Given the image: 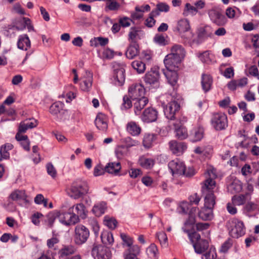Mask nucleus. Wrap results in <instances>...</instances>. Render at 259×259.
Returning <instances> with one entry per match:
<instances>
[{
  "label": "nucleus",
  "instance_id": "774afa93",
  "mask_svg": "<svg viewBox=\"0 0 259 259\" xmlns=\"http://www.w3.org/2000/svg\"><path fill=\"white\" fill-rule=\"evenodd\" d=\"M154 41L161 46H165L166 41L164 36L162 35H156L154 38Z\"/></svg>",
  "mask_w": 259,
  "mask_h": 259
},
{
  "label": "nucleus",
  "instance_id": "c9c22d12",
  "mask_svg": "<svg viewBox=\"0 0 259 259\" xmlns=\"http://www.w3.org/2000/svg\"><path fill=\"white\" fill-rule=\"evenodd\" d=\"M121 168L119 162H110L105 167V170L109 174H117Z\"/></svg>",
  "mask_w": 259,
  "mask_h": 259
},
{
  "label": "nucleus",
  "instance_id": "6e6d98bb",
  "mask_svg": "<svg viewBox=\"0 0 259 259\" xmlns=\"http://www.w3.org/2000/svg\"><path fill=\"white\" fill-rule=\"evenodd\" d=\"M200 60L204 63H209L211 62V58L209 51H205L202 53H199L197 55Z\"/></svg>",
  "mask_w": 259,
  "mask_h": 259
},
{
  "label": "nucleus",
  "instance_id": "0eeeda50",
  "mask_svg": "<svg viewBox=\"0 0 259 259\" xmlns=\"http://www.w3.org/2000/svg\"><path fill=\"white\" fill-rule=\"evenodd\" d=\"M208 15L211 21L218 26H223L227 23L226 17L219 8H213L209 10Z\"/></svg>",
  "mask_w": 259,
  "mask_h": 259
},
{
  "label": "nucleus",
  "instance_id": "c756f323",
  "mask_svg": "<svg viewBox=\"0 0 259 259\" xmlns=\"http://www.w3.org/2000/svg\"><path fill=\"white\" fill-rule=\"evenodd\" d=\"M213 208L206 207L205 205L198 212V217L202 220H210L213 217Z\"/></svg>",
  "mask_w": 259,
  "mask_h": 259
},
{
  "label": "nucleus",
  "instance_id": "cd10ccee",
  "mask_svg": "<svg viewBox=\"0 0 259 259\" xmlns=\"http://www.w3.org/2000/svg\"><path fill=\"white\" fill-rule=\"evenodd\" d=\"M16 139L19 142L20 144L23 148L27 151H30V141L27 136L22 135L20 133H17L15 136Z\"/></svg>",
  "mask_w": 259,
  "mask_h": 259
},
{
  "label": "nucleus",
  "instance_id": "a18cd8bd",
  "mask_svg": "<svg viewBox=\"0 0 259 259\" xmlns=\"http://www.w3.org/2000/svg\"><path fill=\"white\" fill-rule=\"evenodd\" d=\"M132 66L138 73H143L146 70L145 64L140 60L133 61L132 63Z\"/></svg>",
  "mask_w": 259,
  "mask_h": 259
},
{
  "label": "nucleus",
  "instance_id": "8fccbe9b",
  "mask_svg": "<svg viewBox=\"0 0 259 259\" xmlns=\"http://www.w3.org/2000/svg\"><path fill=\"white\" fill-rule=\"evenodd\" d=\"M156 236L162 247H167L168 246L167 237L165 232H158L156 234Z\"/></svg>",
  "mask_w": 259,
  "mask_h": 259
},
{
  "label": "nucleus",
  "instance_id": "ddd939ff",
  "mask_svg": "<svg viewBox=\"0 0 259 259\" xmlns=\"http://www.w3.org/2000/svg\"><path fill=\"white\" fill-rule=\"evenodd\" d=\"M185 166L184 163L178 159L172 160L168 163V167L173 176L182 175Z\"/></svg>",
  "mask_w": 259,
  "mask_h": 259
},
{
  "label": "nucleus",
  "instance_id": "6e6552de",
  "mask_svg": "<svg viewBox=\"0 0 259 259\" xmlns=\"http://www.w3.org/2000/svg\"><path fill=\"white\" fill-rule=\"evenodd\" d=\"M231 222L232 226V228L229 232L231 236L238 238L245 234L244 225L241 221L233 219Z\"/></svg>",
  "mask_w": 259,
  "mask_h": 259
},
{
  "label": "nucleus",
  "instance_id": "f3484780",
  "mask_svg": "<svg viewBox=\"0 0 259 259\" xmlns=\"http://www.w3.org/2000/svg\"><path fill=\"white\" fill-rule=\"evenodd\" d=\"M95 124L98 129L105 132L108 128L107 117L101 113L98 114L95 120Z\"/></svg>",
  "mask_w": 259,
  "mask_h": 259
},
{
  "label": "nucleus",
  "instance_id": "4be33fe9",
  "mask_svg": "<svg viewBox=\"0 0 259 259\" xmlns=\"http://www.w3.org/2000/svg\"><path fill=\"white\" fill-rule=\"evenodd\" d=\"M76 252V249L73 245L64 246L59 252V257L61 259H68Z\"/></svg>",
  "mask_w": 259,
  "mask_h": 259
},
{
  "label": "nucleus",
  "instance_id": "1a4fd4ad",
  "mask_svg": "<svg viewBox=\"0 0 259 259\" xmlns=\"http://www.w3.org/2000/svg\"><path fill=\"white\" fill-rule=\"evenodd\" d=\"M128 94L132 101L146 95V90L141 84H133L128 88Z\"/></svg>",
  "mask_w": 259,
  "mask_h": 259
},
{
  "label": "nucleus",
  "instance_id": "f257e3e1",
  "mask_svg": "<svg viewBox=\"0 0 259 259\" xmlns=\"http://www.w3.org/2000/svg\"><path fill=\"white\" fill-rule=\"evenodd\" d=\"M205 176L206 180L202 186V193L205 195L204 205L206 207L213 208L215 204V196L213 191L215 188V182L214 179L217 177L215 169L212 167L208 168Z\"/></svg>",
  "mask_w": 259,
  "mask_h": 259
},
{
  "label": "nucleus",
  "instance_id": "680f3d73",
  "mask_svg": "<svg viewBox=\"0 0 259 259\" xmlns=\"http://www.w3.org/2000/svg\"><path fill=\"white\" fill-rule=\"evenodd\" d=\"M59 242V238L56 236H53L51 239L47 240V246L49 248H53L56 249L55 245Z\"/></svg>",
  "mask_w": 259,
  "mask_h": 259
},
{
  "label": "nucleus",
  "instance_id": "79ce46f5",
  "mask_svg": "<svg viewBox=\"0 0 259 259\" xmlns=\"http://www.w3.org/2000/svg\"><path fill=\"white\" fill-rule=\"evenodd\" d=\"M140 165L146 169H150L153 167L154 164V160L151 158H148L145 157H141L139 160Z\"/></svg>",
  "mask_w": 259,
  "mask_h": 259
},
{
  "label": "nucleus",
  "instance_id": "412c9836",
  "mask_svg": "<svg viewBox=\"0 0 259 259\" xmlns=\"http://www.w3.org/2000/svg\"><path fill=\"white\" fill-rule=\"evenodd\" d=\"M133 102L135 113L136 115H139L141 111L148 104L149 100L148 98L145 96L132 101Z\"/></svg>",
  "mask_w": 259,
  "mask_h": 259
},
{
  "label": "nucleus",
  "instance_id": "2f4dec72",
  "mask_svg": "<svg viewBox=\"0 0 259 259\" xmlns=\"http://www.w3.org/2000/svg\"><path fill=\"white\" fill-rule=\"evenodd\" d=\"M193 247L195 251L198 254H201L208 247V242L204 239H202L198 242L194 243Z\"/></svg>",
  "mask_w": 259,
  "mask_h": 259
},
{
  "label": "nucleus",
  "instance_id": "49530a36",
  "mask_svg": "<svg viewBox=\"0 0 259 259\" xmlns=\"http://www.w3.org/2000/svg\"><path fill=\"white\" fill-rule=\"evenodd\" d=\"M183 230L184 232L187 233L188 234L189 238L193 243V244L202 240L201 239L200 235L197 232H194L193 233H190L189 232V229L185 228H183Z\"/></svg>",
  "mask_w": 259,
  "mask_h": 259
},
{
  "label": "nucleus",
  "instance_id": "58836bf2",
  "mask_svg": "<svg viewBox=\"0 0 259 259\" xmlns=\"http://www.w3.org/2000/svg\"><path fill=\"white\" fill-rule=\"evenodd\" d=\"M13 148V146L12 144L10 143H7L4 145H2L0 149V154H1V158L2 160L3 159H7L10 157V154L9 153V151L12 149Z\"/></svg>",
  "mask_w": 259,
  "mask_h": 259
},
{
  "label": "nucleus",
  "instance_id": "4468645a",
  "mask_svg": "<svg viewBox=\"0 0 259 259\" xmlns=\"http://www.w3.org/2000/svg\"><path fill=\"white\" fill-rule=\"evenodd\" d=\"M181 60L174 56L173 54L167 55L164 59V63L167 70H176L179 67Z\"/></svg>",
  "mask_w": 259,
  "mask_h": 259
},
{
  "label": "nucleus",
  "instance_id": "a19ab883",
  "mask_svg": "<svg viewBox=\"0 0 259 259\" xmlns=\"http://www.w3.org/2000/svg\"><path fill=\"white\" fill-rule=\"evenodd\" d=\"M10 197L13 200L17 201L19 200H25L27 195L25 191L17 190L11 194Z\"/></svg>",
  "mask_w": 259,
  "mask_h": 259
},
{
  "label": "nucleus",
  "instance_id": "dca6fc26",
  "mask_svg": "<svg viewBox=\"0 0 259 259\" xmlns=\"http://www.w3.org/2000/svg\"><path fill=\"white\" fill-rule=\"evenodd\" d=\"M157 117V111L153 108H146L142 116V119L144 122H153L156 120Z\"/></svg>",
  "mask_w": 259,
  "mask_h": 259
},
{
  "label": "nucleus",
  "instance_id": "2eb2a0df",
  "mask_svg": "<svg viewBox=\"0 0 259 259\" xmlns=\"http://www.w3.org/2000/svg\"><path fill=\"white\" fill-rule=\"evenodd\" d=\"M168 145L172 153L177 155L182 154L187 148V146L185 143L178 142L175 140L170 141Z\"/></svg>",
  "mask_w": 259,
  "mask_h": 259
},
{
  "label": "nucleus",
  "instance_id": "603ef678",
  "mask_svg": "<svg viewBox=\"0 0 259 259\" xmlns=\"http://www.w3.org/2000/svg\"><path fill=\"white\" fill-rule=\"evenodd\" d=\"M154 137L155 136L153 134H147L145 135L143 141L144 146L146 148H149L154 140Z\"/></svg>",
  "mask_w": 259,
  "mask_h": 259
},
{
  "label": "nucleus",
  "instance_id": "f03ea898",
  "mask_svg": "<svg viewBox=\"0 0 259 259\" xmlns=\"http://www.w3.org/2000/svg\"><path fill=\"white\" fill-rule=\"evenodd\" d=\"M89 191V187L87 183L85 181L78 180L72 183L68 194L70 197L77 199L87 194Z\"/></svg>",
  "mask_w": 259,
  "mask_h": 259
},
{
  "label": "nucleus",
  "instance_id": "13d9d810",
  "mask_svg": "<svg viewBox=\"0 0 259 259\" xmlns=\"http://www.w3.org/2000/svg\"><path fill=\"white\" fill-rule=\"evenodd\" d=\"M184 12L187 14H189L192 15H195L198 12V11L197 10V8H195V6H194L189 3H187L185 5Z\"/></svg>",
  "mask_w": 259,
  "mask_h": 259
},
{
  "label": "nucleus",
  "instance_id": "e433bc0d",
  "mask_svg": "<svg viewBox=\"0 0 259 259\" xmlns=\"http://www.w3.org/2000/svg\"><path fill=\"white\" fill-rule=\"evenodd\" d=\"M204 130L202 127L194 129L191 134V141L196 142L200 141L203 138Z\"/></svg>",
  "mask_w": 259,
  "mask_h": 259
},
{
  "label": "nucleus",
  "instance_id": "7ed1b4c3",
  "mask_svg": "<svg viewBox=\"0 0 259 259\" xmlns=\"http://www.w3.org/2000/svg\"><path fill=\"white\" fill-rule=\"evenodd\" d=\"M114 72L112 77V82L116 86H122L125 79V65L123 63L117 62L113 64Z\"/></svg>",
  "mask_w": 259,
  "mask_h": 259
},
{
  "label": "nucleus",
  "instance_id": "9d476101",
  "mask_svg": "<svg viewBox=\"0 0 259 259\" xmlns=\"http://www.w3.org/2000/svg\"><path fill=\"white\" fill-rule=\"evenodd\" d=\"M180 106L177 101L174 100L169 102L164 108V113L168 119H173L180 110Z\"/></svg>",
  "mask_w": 259,
  "mask_h": 259
},
{
  "label": "nucleus",
  "instance_id": "c85d7f7f",
  "mask_svg": "<svg viewBox=\"0 0 259 259\" xmlns=\"http://www.w3.org/2000/svg\"><path fill=\"white\" fill-rule=\"evenodd\" d=\"M212 83V78L209 74H203L201 76V85L205 92L209 91Z\"/></svg>",
  "mask_w": 259,
  "mask_h": 259
},
{
  "label": "nucleus",
  "instance_id": "e2e57ef3",
  "mask_svg": "<svg viewBox=\"0 0 259 259\" xmlns=\"http://www.w3.org/2000/svg\"><path fill=\"white\" fill-rule=\"evenodd\" d=\"M69 116L70 115L68 110L63 108L58 115L57 117L59 120L64 121L68 120L69 119Z\"/></svg>",
  "mask_w": 259,
  "mask_h": 259
},
{
  "label": "nucleus",
  "instance_id": "6ab92c4d",
  "mask_svg": "<svg viewBox=\"0 0 259 259\" xmlns=\"http://www.w3.org/2000/svg\"><path fill=\"white\" fill-rule=\"evenodd\" d=\"M23 22L24 23V25L21 27H19L18 26H12V25H9L8 27L7 30V33H9L10 32H12V33H14L15 31L16 30H23L25 29L26 27L27 28V29L29 32L31 31H34V27L33 25L31 24V21L30 20L26 17H23L22 18Z\"/></svg>",
  "mask_w": 259,
  "mask_h": 259
},
{
  "label": "nucleus",
  "instance_id": "9b49d317",
  "mask_svg": "<svg viewBox=\"0 0 259 259\" xmlns=\"http://www.w3.org/2000/svg\"><path fill=\"white\" fill-rule=\"evenodd\" d=\"M92 254L95 259H109L111 253L107 248L99 245L94 246L92 250Z\"/></svg>",
  "mask_w": 259,
  "mask_h": 259
},
{
  "label": "nucleus",
  "instance_id": "72a5a7b5",
  "mask_svg": "<svg viewBox=\"0 0 259 259\" xmlns=\"http://www.w3.org/2000/svg\"><path fill=\"white\" fill-rule=\"evenodd\" d=\"M120 237L123 241V245H126L127 247H128V248H127L126 250H130L132 247L136 246L138 248V255L139 254L140 252V248L138 245L133 244V240L131 237L124 233H121Z\"/></svg>",
  "mask_w": 259,
  "mask_h": 259
},
{
  "label": "nucleus",
  "instance_id": "0e129e2a",
  "mask_svg": "<svg viewBox=\"0 0 259 259\" xmlns=\"http://www.w3.org/2000/svg\"><path fill=\"white\" fill-rule=\"evenodd\" d=\"M90 224L92 227L93 232L96 236L99 234L100 228L97 221L95 219H91L90 220Z\"/></svg>",
  "mask_w": 259,
  "mask_h": 259
},
{
  "label": "nucleus",
  "instance_id": "5fc2aeb1",
  "mask_svg": "<svg viewBox=\"0 0 259 259\" xmlns=\"http://www.w3.org/2000/svg\"><path fill=\"white\" fill-rule=\"evenodd\" d=\"M59 210H54L48 213L47 215L49 224L52 227L55 219L58 218L59 219Z\"/></svg>",
  "mask_w": 259,
  "mask_h": 259
},
{
  "label": "nucleus",
  "instance_id": "20e7f679",
  "mask_svg": "<svg viewBox=\"0 0 259 259\" xmlns=\"http://www.w3.org/2000/svg\"><path fill=\"white\" fill-rule=\"evenodd\" d=\"M62 207L59 210V221L65 225H74L79 222V219L74 212V207H70L67 212L64 211Z\"/></svg>",
  "mask_w": 259,
  "mask_h": 259
},
{
  "label": "nucleus",
  "instance_id": "4d7b16f0",
  "mask_svg": "<svg viewBox=\"0 0 259 259\" xmlns=\"http://www.w3.org/2000/svg\"><path fill=\"white\" fill-rule=\"evenodd\" d=\"M105 224L110 229H114L117 226V221L112 218H109L108 217H105Z\"/></svg>",
  "mask_w": 259,
  "mask_h": 259
},
{
  "label": "nucleus",
  "instance_id": "338daca9",
  "mask_svg": "<svg viewBox=\"0 0 259 259\" xmlns=\"http://www.w3.org/2000/svg\"><path fill=\"white\" fill-rule=\"evenodd\" d=\"M47 169L48 174L52 177L55 178L56 176V170L52 163L47 164Z\"/></svg>",
  "mask_w": 259,
  "mask_h": 259
},
{
  "label": "nucleus",
  "instance_id": "39448f33",
  "mask_svg": "<svg viewBox=\"0 0 259 259\" xmlns=\"http://www.w3.org/2000/svg\"><path fill=\"white\" fill-rule=\"evenodd\" d=\"M89 236V230L84 226L78 225L75 227L73 240L75 244L82 245L87 241Z\"/></svg>",
  "mask_w": 259,
  "mask_h": 259
},
{
  "label": "nucleus",
  "instance_id": "a878e982",
  "mask_svg": "<svg viewBox=\"0 0 259 259\" xmlns=\"http://www.w3.org/2000/svg\"><path fill=\"white\" fill-rule=\"evenodd\" d=\"M126 129L128 133L133 136H138L141 132V127L135 121L128 122L126 126Z\"/></svg>",
  "mask_w": 259,
  "mask_h": 259
},
{
  "label": "nucleus",
  "instance_id": "a211bd4d",
  "mask_svg": "<svg viewBox=\"0 0 259 259\" xmlns=\"http://www.w3.org/2000/svg\"><path fill=\"white\" fill-rule=\"evenodd\" d=\"M177 30L181 35L182 37H185V33L189 32L190 30V26L189 21L185 19H183L178 21L177 26ZM190 35L186 36L187 38L190 37Z\"/></svg>",
  "mask_w": 259,
  "mask_h": 259
},
{
  "label": "nucleus",
  "instance_id": "473e14b6",
  "mask_svg": "<svg viewBox=\"0 0 259 259\" xmlns=\"http://www.w3.org/2000/svg\"><path fill=\"white\" fill-rule=\"evenodd\" d=\"M185 53L184 49L180 45H175L171 48L170 54H173L174 56L181 61L184 58Z\"/></svg>",
  "mask_w": 259,
  "mask_h": 259
},
{
  "label": "nucleus",
  "instance_id": "393cba45",
  "mask_svg": "<svg viewBox=\"0 0 259 259\" xmlns=\"http://www.w3.org/2000/svg\"><path fill=\"white\" fill-rule=\"evenodd\" d=\"M169 120V125H172L175 130L184 125L187 122V118L183 115H177L173 119Z\"/></svg>",
  "mask_w": 259,
  "mask_h": 259
},
{
  "label": "nucleus",
  "instance_id": "052dcab7",
  "mask_svg": "<svg viewBox=\"0 0 259 259\" xmlns=\"http://www.w3.org/2000/svg\"><path fill=\"white\" fill-rule=\"evenodd\" d=\"M189 209V203L187 202H181L178 207V211L180 213L186 214Z\"/></svg>",
  "mask_w": 259,
  "mask_h": 259
},
{
  "label": "nucleus",
  "instance_id": "aec40b11",
  "mask_svg": "<svg viewBox=\"0 0 259 259\" xmlns=\"http://www.w3.org/2000/svg\"><path fill=\"white\" fill-rule=\"evenodd\" d=\"M82 82L80 83L81 90L88 92L92 86L93 75L90 71H85V74L81 78Z\"/></svg>",
  "mask_w": 259,
  "mask_h": 259
},
{
  "label": "nucleus",
  "instance_id": "b1692460",
  "mask_svg": "<svg viewBox=\"0 0 259 259\" xmlns=\"http://www.w3.org/2000/svg\"><path fill=\"white\" fill-rule=\"evenodd\" d=\"M37 121L33 119L32 120H25L20 123L17 133H24L28 129L32 128L37 126Z\"/></svg>",
  "mask_w": 259,
  "mask_h": 259
},
{
  "label": "nucleus",
  "instance_id": "37998d69",
  "mask_svg": "<svg viewBox=\"0 0 259 259\" xmlns=\"http://www.w3.org/2000/svg\"><path fill=\"white\" fill-rule=\"evenodd\" d=\"M228 190L232 193L240 192L242 189V185L239 180L233 181L228 187Z\"/></svg>",
  "mask_w": 259,
  "mask_h": 259
},
{
  "label": "nucleus",
  "instance_id": "423d86ee",
  "mask_svg": "<svg viewBox=\"0 0 259 259\" xmlns=\"http://www.w3.org/2000/svg\"><path fill=\"white\" fill-rule=\"evenodd\" d=\"M211 124L217 131L224 130L228 126L227 116L223 113H217L213 115Z\"/></svg>",
  "mask_w": 259,
  "mask_h": 259
},
{
  "label": "nucleus",
  "instance_id": "09e8293b",
  "mask_svg": "<svg viewBox=\"0 0 259 259\" xmlns=\"http://www.w3.org/2000/svg\"><path fill=\"white\" fill-rule=\"evenodd\" d=\"M247 194L234 196L232 198V203L236 205L243 204L246 201V196Z\"/></svg>",
  "mask_w": 259,
  "mask_h": 259
},
{
  "label": "nucleus",
  "instance_id": "bb28decb",
  "mask_svg": "<svg viewBox=\"0 0 259 259\" xmlns=\"http://www.w3.org/2000/svg\"><path fill=\"white\" fill-rule=\"evenodd\" d=\"M17 46L19 49L25 51L30 47V40L27 34L21 35L19 36Z\"/></svg>",
  "mask_w": 259,
  "mask_h": 259
},
{
  "label": "nucleus",
  "instance_id": "5701e85b",
  "mask_svg": "<svg viewBox=\"0 0 259 259\" xmlns=\"http://www.w3.org/2000/svg\"><path fill=\"white\" fill-rule=\"evenodd\" d=\"M139 53V45L137 42H130L125 52L126 57L129 59H133Z\"/></svg>",
  "mask_w": 259,
  "mask_h": 259
},
{
  "label": "nucleus",
  "instance_id": "f704fd0d",
  "mask_svg": "<svg viewBox=\"0 0 259 259\" xmlns=\"http://www.w3.org/2000/svg\"><path fill=\"white\" fill-rule=\"evenodd\" d=\"M72 207H74V212L78 219L79 217L83 219L86 218L87 211L85 210L84 205L82 203H77Z\"/></svg>",
  "mask_w": 259,
  "mask_h": 259
},
{
  "label": "nucleus",
  "instance_id": "c03bdc74",
  "mask_svg": "<svg viewBox=\"0 0 259 259\" xmlns=\"http://www.w3.org/2000/svg\"><path fill=\"white\" fill-rule=\"evenodd\" d=\"M64 104L60 102H56L53 103L50 107V112L54 115H58L63 109Z\"/></svg>",
  "mask_w": 259,
  "mask_h": 259
},
{
  "label": "nucleus",
  "instance_id": "3c124183",
  "mask_svg": "<svg viewBox=\"0 0 259 259\" xmlns=\"http://www.w3.org/2000/svg\"><path fill=\"white\" fill-rule=\"evenodd\" d=\"M202 259H217L215 249L210 247L208 251L202 255Z\"/></svg>",
  "mask_w": 259,
  "mask_h": 259
},
{
  "label": "nucleus",
  "instance_id": "de8ad7c7",
  "mask_svg": "<svg viewBox=\"0 0 259 259\" xmlns=\"http://www.w3.org/2000/svg\"><path fill=\"white\" fill-rule=\"evenodd\" d=\"M175 130L176 136L180 139H185L188 137L187 130L184 125L176 128Z\"/></svg>",
  "mask_w": 259,
  "mask_h": 259
},
{
  "label": "nucleus",
  "instance_id": "7c9ffc66",
  "mask_svg": "<svg viewBox=\"0 0 259 259\" xmlns=\"http://www.w3.org/2000/svg\"><path fill=\"white\" fill-rule=\"evenodd\" d=\"M163 73L166 77L168 83L174 87L177 82L178 74L176 72V70H167L166 71L163 70Z\"/></svg>",
  "mask_w": 259,
  "mask_h": 259
},
{
  "label": "nucleus",
  "instance_id": "4c0bfd02",
  "mask_svg": "<svg viewBox=\"0 0 259 259\" xmlns=\"http://www.w3.org/2000/svg\"><path fill=\"white\" fill-rule=\"evenodd\" d=\"M102 243L106 245H112L114 242V238L112 233L108 231H104L101 235Z\"/></svg>",
  "mask_w": 259,
  "mask_h": 259
},
{
  "label": "nucleus",
  "instance_id": "69168bd1",
  "mask_svg": "<svg viewBox=\"0 0 259 259\" xmlns=\"http://www.w3.org/2000/svg\"><path fill=\"white\" fill-rule=\"evenodd\" d=\"M253 46L257 53V56H259V35L256 34L253 36L251 39Z\"/></svg>",
  "mask_w": 259,
  "mask_h": 259
},
{
  "label": "nucleus",
  "instance_id": "ea45409f",
  "mask_svg": "<svg viewBox=\"0 0 259 259\" xmlns=\"http://www.w3.org/2000/svg\"><path fill=\"white\" fill-rule=\"evenodd\" d=\"M106 208V203L102 202L95 205L92 209V211L97 217H100L105 213Z\"/></svg>",
  "mask_w": 259,
  "mask_h": 259
},
{
  "label": "nucleus",
  "instance_id": "f8f14e48",
  "mask_svg": "<svg viewBox=\"0 0 259 259\" xmlns=\"http://www.w3.org/2000/svg\"><path fill=\"white\" fill-rule=\"evenodd\" d=\"M144 80L147 84L158 87L159 85V72L156 69H151L144 76Z\"/></svg>",
  "mask_w": 259,
  "mask_h": 259
},
{
  "label": "nucleus",
  "instance_id": "864d4df0",
  "mask_svg": "<svg viewBox=\"0 0 259 259\" xmlns=\"http://www.w3.org/2000/svg\"><path fill=\"white\" fill-rule=\"evenodd\" d=\"M140 31L139 28L136 27H132L128 34V39L130 42H136V38L138 35V33Z\"/></svg>",
  "mask_w": 259,
  "mask_h": 259
},
{
  "label": "nucleus",
  "instance_id": "bf43d9fd",
  "mask_svg": "<svg viewBox=\"0 0 259 259\" xmlns=\"http://www.w3.org/2000/svg\"><path fill=\"white\" fill-rule=\"evenodd\" d=\"M127 150L126 148L123 146L118 147L116 150L115 153L118 158H122L127 153Z\"/></svg>",
  "mask_w": 259,
  "mask_h": 259
}]
</instances>
